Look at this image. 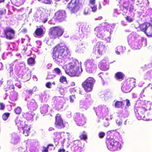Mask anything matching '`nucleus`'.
Listing matches in <instances>:
<instances>
[{
  "label": "nucleus",
  "instance_id": "f257e3e1",
  "mask_svg": "<svg viewBox=\"0 0 152 152\" xmlns=\"http://www.w3.org/2000/svg\"><path fill=\"white\" fill-rule=\"evenodd\" d=\"M69 49L66 45L58 44L53 48L52 57L56 61L61 63L69 56Z\"/></svg>",
  "mask_w": 152,
  "mask_h": 152
},
{
  "label": "nucleus",
  "instance_id": "f03ea898",
  "mask_svg": "<svg viewBox=\"0 0 152 152\" xmlns=\"http://www.w3.org/2000/svg\"><path fill=\"white\" fill-rule=\"evenodd\" d=\"M80 67L74 61L69 64L66 73L70 76H78L80 73Z\"/></svg>",
  "mask_w": 152,
  "mask_h": 152
},
{
  "label": "nucleus",
  "instance_id": "7ed1b4c3",
  "mask_svg": "<svg viewBox=\"0 0 152 152\" xmlns=\"http://www.w3.org/2000/svg\"><path fill=\"white\" fill-rule=\"evenodd\" d=\"M64 32L63 29L60 26H54L50 28L48 34L51 38L55 39L61 37Z\"/></svg>",
  "mask_w": 152,
  "mask_h": 152
},
{
  "label": "nucleus",
  "instance_id": "20e7f679",
  "mask_svg": "<svg viewBox=\"0 0 152 152\" xmlns=\"http://www.w3.org/2000/svg\"><path fill=\"white\" fill-rule=\"evenodd\" d=\"M135 79L131 78L124 82L122 86L121 90L124 92L128 93L135 87Z\"/></svg>",
  "mask_w": 152,
  "mask_h": 152
},
{
  "label": "nucleus",
  "instance_id": "39448f33",
  "mask_svg": "<svg viewBox=\"0 0 152 152\" xmlns=\"http://www.w3.org/2000/svg\"><path fill=\"white\" fill-rule=\"evenodd\" d=\"M79 1L78 0H71L67 5V7L69 10L71 14H75L79 11Z\"/></svg>",
  "mask_w": 152,
  "mask_h": 152
},
{
  "label": "nucleus",
  "instance_id": "423d86ee",
  "mask_svg": "<svg viewBox=\"0 0 152 152\" xmlns=\"http://www.w3.org/2000/svg\"><path fill=\"white\" fill-rule=\"evenodd\" d=\"M55 120L54 124L56 128L61 129H64L65 127L63 120L59 114L56 115L55 117Z\"/></svg>",
  "mask_w": 152,
  "mask_h": 152
},
{
  "label": "nucleus",
  "instance_id": "0eeeda50",
  "mask_svg": "<svg viewBox=\"0 0 152 152\" xmlns=\"http://www.w3.org/2000/svg\"><path fill=\"white\" fill-rule=\"evenodd\" d=\"M66 13L64 11L59 10L55 13L54 20L56 22H61L63 21L65 17Z\"/></svg>",
  "mask_w": 152,
  "mask_h": 152
},
{
  "label": "nucleus",
  "instance_id": "6e6552de",
  "mask_svg": "<svg viewBox=\"0 0 152 152\" xmlns=\"http://www.w3.org/2000/svg\"><path fill=\"white\" fill-rule=\"evenodd\" d=\"M107 48L103 42H97L94 45V49L97 50L99 54L102 55L105 52Z\"/></svg>",
  "mask_w": 152,
  "mask_h": 152
},
{
  "label": "nucleus",
  "instance_id": "1a4fd4ad",
  "mask_svg": "<svg viewBox=\"0 0 152 152\" xmlns=\"http://www.w3.org/2000/svg\"><path fill=\"white\" fill-rule=\"evenodd\" d=\"M134 1V0H128L127 1L124 2L123 4V5H121L120 7L121 10L123 11L125 10L126 11L128 10V7L130 9H133V4L131 3H133Z\"/></svg>",
  "mask_w": 152,
  "mask_h": 152
},
{
  "label": "nucleus",
  "instance_id": "9d476101",
  "mask_svg": "<svg viewBox=\"0 0 152 152\" xmlns=\"http://www.w3.org/2000/svg\"><path fill=\"white\" fill-rule=\"evenodd\" d=\"M4 34L6 35V38L9 39H13L15 34V31L11 28L7 27L4 30Z\"/></svg>",
  "mask_w": 152,
  "mask_h": 152
},
{
  "label": "nucleus",
  "instance_id": "9b49d317",
  "mask_svg": "<svg viewBox=\"0 0 152 152\" xmlns=\"http://www.w3.org/2000/svg\"><path fill=\"white\" fill-rule=\"evenodd\" d=\"M146 109L143 107H138L137 109V117L138 120L143 119L145 117V113Z\"/></svg>",
  "mask_w": 152,
  "mask_h": 152
},
{
  "label": "nucleus",
  "instance_id": "f8f14e48",
  "mask_svg": "<svg viewBox=\"0 0 152 152\" xmlns=\"http://www.w3.org/2000/svg\"><path fill=\"white\" fill-rule=\"evenodd\" d=\"M27 105L29 110L31 111H33L36 110L38 106L37 103L34 99H32L30 101L28 102Z\"/></svg>",
  "mask_w": 152,
  "mask_h": 152
},
{
  "label": "nucleus",
  "instance_id": "ddd939ff",
  "mask_svg": "<svg viewBox=\"0 0 152 152\" xmlns=\"http://www.w3.org/2000/svg\"><path fill=\"white\" fill-rule=\"evenodd\" d=\"M44 34L43 29L40 27L37 28L35 30L34 33V36L35 37H41L43 36Z\"/></svg>",
  "mask_w": 152,
  "mask_h": 152
},
{
  "label": "nucleus",
  "instance_id": "4468645a",
  "mask_svg": "<svg viewBox=\"0 0 152 152\" xmlns=\"http://www.w3.org/2000/svg\"><path fill=\"white\" fill-rule=\"evenodd\" d=\"M150 23H143L140 25L138 27V31L143 32L145 34L147 30Z\"/></svg>",
  "mask_w": 152,
  "mask_h": 152
},
{
  "label": "nucleus",
  "instance_id": "2eb2a0df",
  "mask_svg": "<svg viewBox=\"0 0 152 152\" xmlns=\"http://www.w3.org/2000/svg\"><path fill=\"white\" fill-rule=\"evenodd\" d=\"M95 31L97 32L96 35L98 37L102 38L103 37L105 32L104 29H102L101 28L97 27L95 28Z\"/></svg>",
  "mask_w": 152,
  "mask_h": 152
},
{
  "label": "nucleus",
  "instance_id": "dca6fc26",
  "mask_svg": "<svg viewBox=\"0 0 152 152\" xmlns=\"http://www.w3.org/2000/svg\"><path fill=\"white\" fill-rule=\"evenodd\" d=\"M34 113L31 112L24 113H23V116L28 120L32 119L34 117Z\"/></svg>",
  "mask_w": 152,
  "mask_h": 152
},
{
  "label": "nucleus",
  "instance_id": "f3484780",
  "mask_svg": "<svg viewBox=\"0 0 152 152\" xmlns=\"http://www.w3.org/2000/svg\"><path fill=\"white\" fill-rule=\"evenodd\" d=\"M107 110V108L105 106H99L95 108V110L96 114L97 113L104 112Z\"/></svg>",
  "mask_w": 152,
  "mask_h": 152
},
{
  "label": "nucleus",
  "instance_id": "a211bd4d",
  "mask_svg": "<svg viewBox=\"0 0 152 152\" xmlns=\"http://www.w3.org/2000/svg\"><path fill=\"white\" fill-rule=\"evenodd\" d=\"M100 69L102 70H107L108 69V66L105 61H101L99 64Z\"/></svg>",
  "mask_w": 152,
  "mask_h": 152
},
{
  "label": "nucleus",
  "instance_id": "6ab92c4d",
  "mask_svg": "<svg viewBox=\"0 0 152 152\" xmlns=\"http://www.w3.org/2000/svg\"><path fill=\"white\" fill-rule=\"evenodd\" d=\"M23 130V134L25 136H28L30 132V127L27 124H25L22 128Z\"/></svg>",
  "mask_w": 152,
  "mask_h": 152
},
{
  "label": "nucleus",
  "instance_id": "aec40b11",
  "mask_svg": "<svg viewBox=\"0 0 152 152\" xmlns=\"http://www.w3.org/2000/svg\"><path fill=\"white\" fill-rule=\"evenodd\" d=\"M124 75L121 72H118L115 75V78L117 80H123L124 77Z\"/></svg>",
  "mask_w": 152,
  "mask_h": 152
},
{
  "label": "nucleus",
  "instance_id": "412c9836",
  "mask_svg": "<svg viewBox=\"0 0 152 152\" xmlns=\"http://www.w3.org/2000/svg\"><path fill=\"white\" fill-rule=\"evenodd\" d=\"M14 3L15 5L17 6H20L23 4L25 1V0H11Z\"/></svg>",
  "mask_w": 152,
  "mask_h": 152
},
{
  "label": "nucleus",
  "instance_id": "4be33fe9",
  "mask_svg": "<svg viewBox=\"0 0 152 152\" xmlns=\"http://www.w3.org/2000/svg\"><path fill=\"white\" fill-rule=\"evenodd\" d=\"M145 34L148 37H152V25H149L148 29Z\"/></svg>",
  "mask_w": 152,
  "mask_h": 152
},
{
  "label": "nucleus",
  "instance_id": "5701e85b",
  "mask_svg": "<svg viewBox=\"0 0 152 152\" xmlns=\"http://www.w3.org/2000/svg\"><path fill=\"white\" fill-rule=\"evenodd\" d=\"M94 84H92L90 83H86V92L91 91L93 87Z\"/></svg>",
  "mask_w": 152,
  "mask_h": 152
},
{
  "label": "nucleus",
  "instance_id": "b1692460",
  "mask_svg": "<svg viewBox=\"0 0 152 152\" xmlns=\"http://www.w3.org/2000/svg\"><path fill=\"white\" fill-rule=\"evenodd\" d=\"M48 106L44 105L41 107V112L42 114H44L47 113Z\"/></svg>",
  "mask_w": 152,
  "mask_h": 152
},
{
  "label": "nucleus",
  "instance_id": "393cba45",
  "mask_svg": "<svg viewBox=\"0 0 152 152\" xmlns=\"http://www.w3.org/2000/svg\"><path fill=\"white\" fill-rule=\"evenodd\" d=\"M115 106L116 108H119L121 107L124 104L123 103V101H117L115 103Z\"/></svg>",
  "mask_w": 152,
  "mask_h": 152
},
{
  "label": "nucleus",
  "instance_id": "a878e982",
  "mask_svg": "<svg viewBox=\"0 0 152 152\" xmlns=\"http://www.w3.org/2000/svg\"><path fill=\"white\" fill-rule=\"evenodd\" d=\"M27 63L28 65L31 66L34 65L35 63L34 59L32 57L28 58L27 60Z\"/></svg>",
  "mask_w": 152,
  "mask_h": 152
},
{
  "label": "nucleus",
  "instance_id": "bb28decb",
  "mask_svg": "<svg viewBox=\"0 0 152 152\" xmlns=\"http://www.w3.org/2000/svg\"><path fill=\"white\" fill-rule=\"evenodd\" d=\"M10 98L12 101L16 100L17 99V94L14 92H12L10 95Z\"/></svg>",
  "mask_w": 152,
  "mask_h": 152
},
{
  "label": "nucleus",
  "instance_id": "cd10ccee",
  "mask_svg": "<svg viewBox=\"0 0 152 152\" xmlns=\"http://www.w3.org/2000/svg\"><path fill=\"white\" fill-rule=\"evenodd\" d=\"M10 113H4L2 115V118L4 121L7 120L9 117Z\"/></svg>",
  "mask_w": 152,
  "mask_h": 152
},
{
  "label": "nucleus",
  "instance_id": "c85d7f7f",
  "mask_svg": "<svg viewBox=\"0 0 152 152\" xmlns=\"http://www.w3.org/2000/svg\"><path fill=\"white\" fill-rule=\"evenodd\" d=\"M95 80L92 77H89L86 79V83H90L94 84L95 82Z\"/></svg>",
  "mask_w": 152,
  "mask_h": 152
},
{
  "label": "nucleus",
  "instance_id": "c756f323",
  "mask_svg": "<svg viewBox=\"0 0 152 152\" xmlns=\"http://www.w3.org/2000/svg\"><path fill=\"white\" fill-rule=\"evenodd\" d=\"M39 1H41L42 3L46 4H50L52 3V0H38Z\"/></svg>",
  "mask_w": 152,
  "mask_h": 152
},
{
  "label": "nucleus",
  "instance_id": "7c9ffc66",
  "mask_svg": "<svg viewBox=\"0 0 152 152\" xmlns=\"http://www.w3.org/2000/svg\"><path fill=\"white\" fill-rule=\"evenodd\" d=\"M50 146H53V145L52 144H49L48 145L47 147H43V149L42 150V152H48V148Z\"/></svg>",
  "mask_w": 152,
  "mask_h": 152
},
{
  "label": "nucleus",
  "instance_id": "2f4dec72",
  "mask_svg": "<svg viewBox=\"0 0 152 152\" xmlns=\"http://www.w3.org/2000/svg\"><path fill=\"white\" fill-rule=\"evenodd\" d=\"M59 81L62 83L66 82H67V80L66 77L64 76H61L59 79Z\"/></svg>",
  "mask_w": 152,
  "mask_h": 152
},
{
  "label": "nucleus",
  "instance_id": "473e14b6",
  "mask_svg": "<svg viewBox=\"0 0 152 152\" xmlns=\"http://www.w3.org/2000/svg\"><path fill=\"white\" fill-rule=\"evenodd\" d=\"M15 113L16 114H20L21 111V109L20 107H17L15 110Z\"/></svg>",
  "mask_w": 152,
  "mask_h": 152
},
{
  "label": "nucleus",
  "instance_id": "72a5a7b5",
  "mask_svg": "<svg viewBox=\"0 0 152 152\" xmlns=\"http://www.w3.org/2000/svg\"><path fill=\"white\" fill-rule=\"evenodd\" d=\"M55 77V75H54L52 74L51 73H49L48 74L46 79L48 80L53 79Z\"/></svg>",
  "mask_w": 152,
  "mask_h": 152
},
{
  "label": "nucleus",
  "instance_id": "f704fd0d",
  "mask_svg": "<svg viewBox=\"0 0 152 152\" xmlns=\"http://www.w3.org/2000/svg\"><path fill=\"white\" fill-rule=\"evenodd\" d=\"M70 102L72 103L74 102V100L75 99L76 97L75 95H70L69 96Z\"/></svg>",
  "mask_w": 152,
  "mask_h": 152
},
{
  "label": "nucleus",
  "instance_id": "c9c22d12",
  "mask_svg": "<svg viewBox=\"0 0 152 152\" xmlns=\"http://www.w3.org/2000/svg\"><path fill=\"white\" fill-rule=\"evenodd\" d=\"M77 124L80 126L83 125L84 124V121H82L81 120H79L76 121Z\"/></svg>",
  "mask_w": 152,
  "mask_h": 152
},
{
  "label": "nucleus",
  "instance_id": "e433bc0d",
  "mask_svg": "<svg viewBox=\"0 0 152 152\" xmlns=\"http://www.w3.org/2000/svg\"><path fill=\"white\" fill-rule=\"evenodd\" d=\"M125 18L126 21L128 22L131 23L133 21V19L132 18L128 16H127L125 17Z\"/></svg>",
  "mask_w": 152,
  "mask_h": 152
},
{
  "label": "nucleus",
  "instance_id": "4c0bfd02",
  "mask_svg": "<svg viewBox=\"0 0 152 152\" xmlns=\"http://www.w3.org/2000/svg\"><path fill=\"white\" fill-rule=\"evenodd\" d=\"M53 70L54 72L57 74H59L61 72L60 69L58 68H55Z\"/></svg>",
  "mask_w": 152,
  "mask_h": 152
},
{
  "label": "nucleus",
  "instance_id": "58836bf2",
  "mask_svg": "<svg viewBox=\"0 0 152 152\" xmlns=\"http://www.w3.org/2000/svg\"><path fill=\"white\" fill-rule=\"evenodd\" d=\"M5 105L2 102H0V110H4L5 108Z\"/></svg>",
  "mask_w": 152,
  "mask_h": 152
},
{
  "label": "nucleus",
  "instance_id": "ea45409f",
  "mask_svg": "<svg viewBox=\"0 0 152 152\" xmlns=\"http://www.w3.org/2000/svg\"><path fill=\"white\" fill-rule=\"evenodd\" d=\"M83 134H82L80 136V137L81 140H86V134L84 133V132H83Z\"/></svg>",
  "mask_w": 152,
  "mask_h": 152
},
{
  "label": "nucleus",
  "instance_id": "a19ab883",
  "mask_svg": "<svg viewBox=\"0 0 152 152\" xmlns=\"http://www.w3.org/2000/svg\"><path fill=\"white\" fill-rule=\"evenodd\" d=\"M125 101L126 102L125 106V107L126 108V107H128L130 106L131 105V104L130 102V101L128 99H126Z\"/></svg>",
  "mask_w": 152,
  "mask_h": 152
},
{
  "label": "nucleus",
  "instance_id": "79ce46f5",
  "mask_svg": "<svg viewBox=\"0 0 152 152\" xmlns=\"http://www.w3.org/2000/svg\"><path fill=\"white\" fill-rule=\"evenodd\" d=\"M105 135V133L104 132H102L99 133V137L100 138H102L104 137Z\"/></svg>",
  "mask_w": 152,
  "mask_h": 152
},
{
  "label": "nucleus",
  "instance_id": "37998d69",
  "mask_svg": "<svg viewBox=\"0 0 152 152\" xmlns=\"http://www.w3.org/2000/svg\"><path fill=\"white\" fill-rule=\"evenodd\" d=\"M109 125V123L107 120H105L104 121L103 125L105 127H107Z\"/></svg>",
  "mask_w": 152,
  "mask_h": 152
},
{
  "label": "nucleus",
  "instance_id": "c03bdc74",
  "mask_svg": "<svg viewBox=\"0 0 152 152\" xmlns=\"http://www.w3.org/2000/svg\"><path fill=\"white\" fill-rule=\"evenodd\" d=\"M51 83L50 82L47 83L45 84L46 86L48 88H51Z\"/></svg>",
  "mask_w": 152,
  "mask_h": 152
},
{
  "label": "nucleus",
  "instance_id": "a18cd8bd",
  "mask_svg": "<svg viewBox=\"0 0 152 152\" xmlns=\"http://www.w3.org/2000/svg\"><path fill=\"white\" fill-rule=\"evenodd\" d=\"M92 11L93 12H95L97 10V7L96 6H94L91 7Z\"/></svg>",
  "mask_w": 152,
  "mask_h": 152
},
{
  "label": "nucleus",
  "instance_id": "49530a36",
  "mask_svg": "<svg viewBox=\"0 0 152 152\" xmlns=\"http://www.w3.org/2000/svg\"><path fill=\"white\" fill-rule=\"evenodd\" d=\"M27 32V30L26 28H23L21 31V32L24 34H26Z\"/></svg>",
  "mask_w": 152,
  "mask_h": 152
},
{
  "label": "nucleus",
  "instance_id": "de8ad7c7",
  "mask_svg": "<svg viewBox=\"0 0 152 152\" xmlns=\"http://www.w3.org/2000/svg\"><path fill=\"white\" fill-rule=\"evenodd\" d=\"M65 150L63 148H60L58 150V152H65Z\"/></svg>",
  "mask_w": 152,
  "mask_h": 152
},
{
  "label": "nucleus",
  "instance_id": "09e8293b",
  "mask_svg": "<svg viewBox=\"0 0 152 152\" xmlns=\"http://www.w3.org/2000/svg\"><path fill=\"white\" fill-rule=\"evenodd\" d=\"M26 91L29 94H32L33 93V90H30L28 91Z\"/></svg>",
  "mask_w": 152,
  "mask_h": 152
},
{
  "label": "nucleus",
  "instance_id": "8fccbe9b",
  "mask_svg": "<svg viewBox=\"0 0 152 152\" xmlns=\"http://www.w3.org/2000/svg\"><path fill=\"white\" fill-rule=\"evenodd\" d=\"M90 3L91 4L94 5L95 3V0H90Z\"/></svg>",
  "mask_w": 152,
  "mask_h": 152
},
{
  "label": "nucleus",
  "instance_id": "3c124183",
  "mask_svg": "<svg viewBox=\"0 0 152 152\" xmlns=\"http://www.w3.org/2000/svg\"><path fill=\"white\" fill-rule=\"evenodd\" d=\"M82 86L84 88V90L86 91V81H84L82 83Z\"/></svg>",
  "mask_w": 152,
  "mask_h": 152
},
{
  "label": "nucleus",
  "instance_id": "603ef678",
  "mask_svg": "<svg viewBox=\"0 0 152 152\" xmlns=\"http://www.w3.org/2000/svg\"><path fill=\"white\" fill-rule=\"evenodd\" d=\"M9 89H12V91H14V87L13 85H10L9 86Z\"/></svg>",
  "mask_w": 152,
  "mask_h": 152
},
{
  "label": "nucleus",
  "instance_id": "864d4df0",
  "mask_svg": "<svg viewBox=\"0 0 152 152\" xmlns=\"http://www.w3.org/2000/svg\"><path fill=\"white\" fill-rule=\"evenodd\" d=\"M48 20V18H44L42 20V22L43 23H45Z\"/></svg>",
  "mask_w": 152,
  "mask_h": 152
},
{
  "label": "nucleus",
  "instance_id": "5fc2aeb1",
  "mask_svg": "<svg viewBox=\"0 0 152 152\" xmlns=\"http://www.w3.org/2000/svg\"><path fill=\"white\" fill-rule=\"evenodd\" d=\"M122 121H123V120H121V121H119V122H118L117 123V124L118 125V126H121L122 124Z\"/></svg>",
  "mask_w": 152,
  "mask_h": 152
},
{
  "label": "nucleus",
  "instance_id": "6e6d98bb",
  "mask_svg": "<svg viewBox=\"0 0 152 152\" xmlns=\"http://www.w3.org/2000/svg\"><path fill=\"white\" fill-rule=\"evenodd\" d=\"M105 40L107 41V42H110V39L109 37H107L105 38Z\"/></svg>",
  "mask_w": 152,
  "mask_h": 152
},
{
  "label": "nucleus",
  "instance_id": "4d7b16f0",
  "mask_svg": "<svg viewBox=\"0 0 152 152\" xmlns=\"http://www.w3.org/2000/svg\"><path fill=\"white\" fill-rule=\"evenodd\" d=\"M148 114V115L150 116L149 118H148V119H152V115L150 113H149Z\"/></svg>",
  "mask_w": 152,
  "mask_h": 152
},
{
  "label": "nucleus",
  "instance_id": "13d9d810",
  "mask_svg": "<svg viewBox=\"0 0 152 152\" xmlns=\"http://www.w3.org/2000/svg\"><path fill=\"white\" fill-rule=\"evenodd\" d=\"M4 12L3 10H0V14L1 15H3L4 13Z\"/></svg>",
  "mask_w": 152,
  "mask_h": 152
},
{
  "label": "nucleus",
  "instance_id": "bf43d9fd",
  "mask_svg": "<svg viewBox=\"0 0 152 152\" xmlns=\"http://www.w3.org/2000/svg\"><path fill=\"white\" fill-rule=\"evenodd\" d=\"M75 83L74 82H72L71 83V86H75Z\"/></svg>",
  "mask_w": 152,
  "mask_h": 152
},
{
  "label": "nucleus",
  "instance_id": "052dcab7",
  "mask_svg": "<svg viewBox=\"0 0 152 152\" xmlns=\"http://www.w3.org/2000/svg\"><path fill=\"white\" fill-rule=\"evenodd\" d=\"M55 129L54 128H53V127H50V128H49V130L50 131H52V130H54Z\"/></svg>",
  "mask_w": 152,
  "mask_h": 152
},
{
  "label": "nucleus",
  "instance_id": "680f3d73",
  "mask_svg": "<svg viewBox=\"0 0 152 152\" xmlns=\"http://www.w3.org/2000/svg\"><path fill=\"white\" fill-rule=\"evenodd\" d=\"M99 9L100 10L102 8V6L101 5V4L99 3Z\"/></svg>",
  "mask_w": 152,
  "mask_h": 152
},
{
  "label": "nucleus",
  "instance_id": "e2e57ef3",
  "mask_svg": "<svg viewBox=\"0 0 152 152\" xmlns=\"http://www.w3.org/2000/svg\"><path fill=\"white\" fill-rule=\"evenodd\" d=\"M116 53L117 54H120V53L118 51H116Z\"/></svg>",
  "mask_w": 152,
  "mask_h": 152
},
{
  "label": "nucleus",
  "instance_id": "0e129e2a",
  "mask_svg": "<svg viewBox=\"0 0 152 152\" xmlns=\"http://www.w3.org/2000/svg\"><path fill=\"white\" fill-rule=\"evenodd\" d=\"M5 0H0V3L3 2Z\"/></svg>",
  "mask_w": 152,
  "mask_h": 152
},
{
  "label": "nucleus",
  "instance_id": "69168bd1",
  "mask_svg": "<svg viewBox=\"0 0 152 152\" xmlns=\"http://www.w3.org/2000/svg\"><path fill=\"white\" fill-rule=\"evenodd\" d=\"M108 137V136H107V137H106V138L107 139H109V138L108 137Z\"/></svg>",
  "mask_w": 152,
  "mask_h": 152
},
{
  "label": "nucleus",
  "instance_id": "338daca9",
  "mask_svg": "<svg viewBox=\"0 0 152 152\" xmlns=\"http://www.w3.org/2000/svg\"><path fill=\"white\" fill-rule=\"evenodd\" d=\"M52 83H53V84H55V83L54 82H53Z\"/></svg>",
  "mask_w": 152,
  "mask_h": 152
},
{
  "label": "nucleus",
  "instance_id": "774afa93",
  "mask_svg": "<svg viewBox=\"0 0 152 152\" xmlns=\"http://www.w3.org/2000/svg\"><path fill=\"white\" fill-rule=\"evenodd\" d=\"M12 70H13L12 69V70H10V71H12Z\"/></svg>",
  "mask_w": 152,
  "mask_h": 152
}]
</instances>
